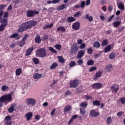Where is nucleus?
I'll return each instance as SVG.
<instances>
[{"label":"nucleus","mask_w":125,"mask_h":125,"mask_svg":"<svg viewBox=\"0 0 125 125\" xmlns=\"http://www.w3.org/2000/svg\"><path fill=\"white\" fill-rule=\"evenodd\" d=\"M25 42H26L25 41H24V40H21L19 42L20 47H23V46H24V44H25Z\"/></svg>","instance_id":"nucleus-45"},{"label":"nucleus","mask_w":125,"mask_h":125,"mask_svg":"<svg viewBox=\"0 0 125 125\" xmlns=\"http://www.w3.org/2000/svg\"><path fill=\"white\" fill-rule=\"evenodd\" d=\"M60 31H61L62 33H64V32H66V28L63 26H61L57 29V32H59Z\"/></svg>","instance_id":"nucleus-22"},{"label":"nucleus","mask_w":125,"mask_h":125,"mask_svg":"<svg viewBox=\"0 0 125 125\" xmlns=\"http://www.w3.org/2000/svg\"><path fill=\"white\" fill-rule=\"evenodd\" d=\"M84 5H85V2L84 1H82L80 4V7L83 8L84 7Z\"/></svg>","instance_id":"nucleus-57"},{"label":"nucleus","mask_w":125,"mask_h":125,"mask_svg":"<svg viewBox=\"0 0 125 125\" xmlns=\"http://www.w3.org/2000/svg\"><path fill=\"white\" fill-rule=\"evenodd\" d=\"M58 58H59V61L60 63H62V64L65 63V60H64L63 57L58 56Z\"/></svg>","instance_id":"nucleus-40"},{"label":"nucleus","mask_w":125,"mask_h":125,"mask_svg":"<svg viewBox=\"0 0 125 125\" xmlns=\"http://www.w3.org/2000/svg\"><path fill=\"white\" fill-rule=\"evenodd\" d=\"M81 15H82V13L80 11H78L73 15V16L74 17L78 18V17H80Z\"/></svg>","instance_id":"nucleus-44"},{"label":"nucleus","mask_w":125,"mask_h":125,"mask_svg":"<svg viewBox=\"0 0 125 125\" xmlns=\"http://www.w3.org/2000/svg\"><path fill=\"white\" fill-rule=\"evenodd\" d=\"M0 23H3L2 25H4V26H7V23H8V21H7V19H2L1 18H0Z\"/></svg>","instance_id":"nucleus-21"},{"label":"nucleus","mask_w":125,"mask_h":125,"mask_svg":"<svg viewBox=\"0 0 125 125\" xmlns=\"http://www.w3.org/2000/svg\"><path fill=\"white\" fill-rule=\"evenodd\" d=\"M1 89L2 91H6L7 90V89H8V87L6 85H3L2 86Z\"/></svg>","instance_id":"nucleus-52"},{"label":"nucleus","mask_w":125,"mask_h":125,"mask_svg":"<svg viewBox=\"0 0 125 125\" xmlns=\"http://www.w3.org/2000/svg\"><path fill=\"white\" fill-rule=\"evenodd\" d=\"M58 66V64H57V63H53L50 66V69L51 70H52V69H55Z\"/></svg>","instance_id":"nucleus-42"},{"label":"nucleus","mask_w":125,"mask_h":125,"mask_svg":"<svg viewBox=\"0 0 125 125\" xmlns=\"http://www.w3.org/2000/svg\"><path fill=\"white\" fill-rule=\"evenodd\" d=\"M76 66V62L71 61L69 63V66L70 67H75Z\"/></svg>","instance_id":"nucleus-48"},{"label":"nucleus","mask_w":125,"mask_h":125,"mask_svg":"<svg viewBox=\"0 0 125 125\" xmlns=\"http://www.w3.org/2000/svg\"><path fill=\"white\" fill-rule=\"evenodd\" d=\"M25 102L27 105L35 106L37 103V100L33 98H28L25 100Z\"/></svg>","instance_id":"nucleus-5"},{"label":"nucleus","mask_w":125,"mask_h":125,"mask_svg":"<svg viewBox=\"0 0 125 125\" xmlns=\"http://www.w3.org/2000/svg\"><path fill=\"white\" fill-rule=\"evenodd\" d=\"M52 27H53V23H51L50 25H45L42 27V29L43 30H46L49 28H52Z\"/></svg>","instance_id":"nucleus-35"},{"label":"nucleus","mask_w":125,"mask_h":125,"mask_svg":"<svg viewBox=\"0 0 125 125\" xmlns=\"http://www.w3.org/2000/svg\"><path fill=\"white\" fill-rule=\"evenodd\" d=\"M67 21L68 23H72V22L76 21V18L73 17H69L67 19Z\"/></svg>","instance_id":"nucleus-25"},{"label":"nucleus","mask_w":125,"mask_h":125,"mask_svg":"<svg viewBox=\"0 0 125 125\" xmlns=\"http://www.w3.org/2000/svg\"><path fill=\"white\" fill-rule=\"evenodd\" d=\"M125 26H120L118 28V32H119V33L124 32V30H125Z\"/></svg>","instance_id":"nucleus-41"},{"label":"nucleus","mask_w":125,"mask_h":125,"mask_svg":"<svg viewBox=\"0 0 125 125\" xmlns=\"http://www.w3.org/2000/svg\"><path fill=\"white\" fill-rule=\"evenodd\" d=\"M81 27V23L80 22H75L73 23L72 28L74 31H78L80 30V27Z\"/></svg>","instance_id":"nucleus-7"},{"label":"nucleus","mask_w":125,"mask_h":125,"mask_svg":"<svg viewBox=\"0 0 125 125\" xmlns=\"http://www.w3.org/2000/svg\"><path fill=\"white\" fill-rule=\"evenodd\" d=\"M102 87H103V84L99 83H94L92 85V88L93 89H100Z\"/></svg>","instance_id":"nucleus-6"},{"label":"nucleus","mask_w":125,"mask_h":125,"mask_svg":"<svg viewBox=\"0 0 125 125\" xmlns=\"http://www.w3.org/2000/svg\"><path fill=\"white\" fill-rule=\"evenodd\" d=\"M70 111H72V106L68 105L64 107L63 112L64 113H68V112H70Z\"/></svg>","instance_id":"nucleus-20"},{"label":"nucleus","mask_w":125,"mask_h":125,"mask_svg":"<svg viewBox=\"0 0 125 125\" xmlns=\"http://www.w3.org/2000/svg\"><path fill=\"white\" fill-rule=\"evenodd\" d=\"M12 95L11 94L4 95L1 96L0 97V107H2L4 102L5 103V105H7V103L12 102Z\"/></svg>","instance_id":"nucleus-2"},{"label":"nucleus","mask_w":125,"mask_h":125,"mask_svg":"<svg viewBox=\"0 0 125 125\" xmlns=\"http://www.w3.org/2000/svg\"><path fill=\"white\" fill-rule=\"evenodd\" d=\"M79 50V47L77 45H73L71 46V54H76Z\"/></svg>","instance_id":"nucleus-10"},{"label":"nucleus","mask_w":125,"mask_h":125,"mask_svg":"<svg viewBox=\"0 0 125 125\" xmlns=\"http://www.w3.org/2000/svg\"><path fill=\"white\" fill-rule=\"evenodd\" d=\"M93 47L99 48V47H100V43L98 41H96L93 43Z\"/></svg>","instance_id":"nucleus-27"},{"label":"nucleus","mask_w":125,"mask_h":125,"mask_svg":"<svg viewBox=\"0 0 125 125\" xmlns=\"http://www.w3.org/2000/svg\"><path fill=\"white\" fill-rule=\"evenodd\" d=\"M21 73H22V69L21 68H18L16 70V75L17 76H20V75H21Z\"/></svg>","instance_id":"nucleus-34"},{"label":"nucleus","mask_w":125,"mask_h":125,"mask_svg":"<svg viewBox=\"0 0 125 125\" xmlns=\"http://www.w3.org/2000/svg\"><path fill=\"white\" fill-rule=\"evenodd\" d=\"M106 69L108 71H110L112 69V64H109L106 66Z\"/></svg>","instance_id":"nucleus-64"},{"label":"nucleus","mask_w":125,"mask_h":125,"mask_svg":"<svg viewBox=\"0 0 125 125\" xmlns=\"http://www.w3.org/2000/svg\"><path fill=\"white\" fill-rule=\"evenodd\" d=\"M93 105L94 106H100V102L98 100H95L93 102Z\"/></svg>","instance_id":"nucleus-38"},{"label":"nucleus","mask_w":125,"mask_h":125,"mask_svg":"<svg viewBox=\"0 0 125 125\" xmlns=\"http://www.w3.org/2000/svg\"><path fill=\"white\" fill-rule=\"evenodd\" d=\"M125 113H124L123 111H120L118 113H117V115L118 117H122V116H123V114H124Z\"/></svg>","instance_id":"nucleus-59"},{"label":"nucleus","mask_w":125,"mask_h":125,"mask_svg":"<svg viewBox=\"0 0 125 125\" xmlns=\"http://www.w3.org/2000/svg\"><path fill=\"white\" fill-rule=\"evenodd\" d=\"M93 52V50H92V49L91 48H89L87 49L88 54L91 55V54H92Z\"/></svg>","instance_id":"nucleus-56"},{"label":"nucleus","mask_w":125,"mask_h":125,"mask_svg":"<svg viewBox=\"0 0 125 125\" xmlns=\"http://www.w3.org/2000/svg\"><path fill=\"white\" fill-rule=\"evenodd\" d=\"M5 27H6V26H5L4 24H1L0 25V32H2V31H4Z\"/></svg>","instance_id":"nucleus-50"},{"label":"nucleus","mask_w":125,"mask_h":125,"mask_svg":"<svg viewBox=\"0 0 125 125\" xmlns=\"http://www.w3.org/2000/svg\"><path fill=\"white\" fill-rule=\"evenodd\" d=\"M109 58L110 59H114V58H116V53L114 52H112L109 55Z\"/></svg>","instance_id":"nucleus-36"},{"label":"nucleus","mask_w":125,"mask_h":125,"mask_svg":"<svg viewBox=\"0 0 125 125\" xmlns=\"http://www.w3.org/2000/svg\"><path fill=\"white\" fill-rule=\"evenodd\" d=\"M39 13V11L36 10L33 11L32 10H29L26 12V16L27 17H34L35 15H37Z\"/></svg>","instance_id":"nucleus-4"},{"label":"nucleus","mask_w":125,"mask_h":125,"mask_svg":"<svg viewBox=\"0 0 125 125\" xmlns=\"http://www.w3.org/2000/svg\"><path fill=\"white\" fill-rule=\"evenodd\" d=\"M35 43H41L42 42V39H41V36L37 35L35 38Z\"/></svg>","instance_id":"nucleus-18"},{"label":"nucleus","mask_w":125,"mask_h":125,"mask_svg":"<svg viewBox=\"0 0 125 125\" xmlns=\"http://www.w3.org/2000/svg\"><path fill=\"white\" fill-rule=\"evenodd\" d=\"M118 6V8L119 9H121V10H124L125 9V5H124V4L120 3L119 4H117Z\"/></svg>","instance_id":"nucleus-33"},{"label":"nucleus","mask_w":125,"mask_h":125,"mask_svg":"<svg viewBox=\"0 0 125 125\" xmlns=\"http://www.w3.org/2000/svg\"><path fill=\"white\" fill-rule=\"evenodd\" d=\"M68 95H72V92L69 90H68L64 93V96H68Z\"/></svg>","instance_id":"nucleus-49"},{"label":"nucleus","mask_w":125,"mask_h":125,"mask_svg":"<svg viewBox=\"0 0 125 125\" xmlns=\"http://www.w3.org/2000/svg\"><path fill=\"white\" fill-rule=\"evenodd\" d=\"M80 114H81V115H84V114L86 113V111H85V110L83 108H80Z\"/></svg>","instance_id":"nucleus-51"},{"label":"nucleus","mask_w":125,"mask_h":125,"mask_svg":"<svg viewBox=\"0 0 125 125\" xmlns=\"http://www.w3.org/2000/svg\"><path fill=\"white\" fill-rule=\"evenodd\" d=\"M36 55L37 57L40 58H44L47 55L45 47L40 48L36 51Z\"/></svg>","instance_id":"nucleus-3"},{"label":"nucleus","mask_w":125,"mask_h":125,"mask_svg":"<svg viewBox=\"0 0 125 125\" xmlns=\"http://www.w3.org/2000/svg\"><path fill=\"white\" fill-rule=\"evenodd\" d=\"M120 101L121 102V104L124 105L125 104V98H122L120 99Z\"/></svg>","instance_id":"nucleus-58"},{"label":"nucleus","mask_w":125,"mask_h":125,"mask_svg":"<svg viewBox=\"0 0 125 125\" xmlns=\"http://www.w3.org/2000/svg\"><path fill=\"white\" fill-rule=\"evenodd\" d=\"M12 119V117H11V116L8 115V116L5 117L4 120L6 122H7V121H11Z\"/></svg>","instance_id":"nucleus-47"},{"label":"nucleus","mask_w":125,"mask_h":125,"mask_svg":"<svg viewBox=\"0 0 125 125\" xmlns=\"http://www.w3.org/2000/svg\"><path fill=\"white\" fill-rule=\"evenodd\" d=\"M28 38H29V35L28 34H26L25 35V36L23 37V39H22L23 41H24V42H26V41H27V39H28Z\"/></svg>","instance_id":"nucleus-60"},{"label":"nucleus","mask_w":125,"mask_h":125,"mask_svg":"<svg viewBox=\"0 0 125 125\" xmlns=\"http://www.w3.org/2000/svg\"><path fill=\"white\" fill-rule=\"evenodd\" d=\"M119 85H117L116 84H114L111 87V89L112 92H114L115 93H118V91H119Z\"/></svg>","instance_id":"nucleus-11"},{"label":"nucleus","mask_w":125,"mask_h":125,"mask_svg":"<svg viewBox=\"0 0 125 125\" xmlns=\"http://www.w3.org/2000/svg\"><path fill=\"white\" fill-rule=\"evenodd\" d=\"M46 40H48V35H44L42 37V41L44 42V41H46Z\"/></svg>","instance_id":"nucleus-53"},{"label":"nucleus","mask_w":125,"mask_h":125,"mask_svg":"<svg viewBox=\"0 0 125 125\" xmlns=\"http://www.w3.org/2000/svg\"><path fill=\"white\" fill-rule=\"evenodd\" d=\"M17 107L16 104H12L10 107L8 109V113H13L15 108Z\"/></svg>","instance_id":"nucleus-12"},{"label":"nucleus","mask_w":125,"mask_h":125,"mask_svg":"<svg viewBox=\"0 0 125 125\" xmlns=\"http://www.w3.org/2000/svg\"><path fill=\"white\" fill-rule=\"evenodd\" d=\"M102 76V71H99L98 72H97L94 77V80L96 81V80H97L98 78H101Z\"/></svg>","instance_id":"nucleus-16"},{"label":"nucleus","mask_w":125,"mask_h":125,"mask_svg":"<svg viewBox=\"0 0 125 125\" xmlns=\"http://www.w3.org/2000/svg\"><path fill=\"white\" fill-rule=\"evenodd\" d=\"M37 23L36 21L34 20L22 23L18 28V33H23L26 30H28V29H31V28H33V27L36 26Z\"/></svg>","instance_id":"nucleus-1"},{"label":"nucleus","mask_w":125,"mask_h":125,"mask_svg":"<svg viewBox=\"0 0 125 125\" xmlns=\"http://www.w3.org/2000/svg\"><path fill=\"white\" fill-rule=\"evenodd\" d=\"M97 69V67L96 66L91 67L89 69V72H93V71H95V70Z\"/></svg>","instance_id":"nucleus-61"},{"label":"nucleus","mask_w":125,"mask_h":125,"mask_svg":"<svg viewBox=\"0 0 125 125\" xmlns=\"http://www.w3.org/2000/svg\"><path fill=\"white\" fill-rule=\"evenodd\" d=\"M111 45H112V46H114V45H108L104 48V53H107V52H109V51H110V50L112 49V47L111 46Z\"/></svg>","instance_id":"nucleus-23"},{"label":"nucleus","mask_w":125,"mask_h":125,"mask_svg":"<svg viewBox=\"0 0 125 125\" xmlns=\"http://www.w3.org/2000/svg\"><path fill=\"white\" fill-rule=\"evenodd\" d=\"M85 47V44L84 43H82L79 47L80 49H83Z\"/></svg>","instance_id":"nucleus-62"},{"label":"nucleus","mask_w":125,"mask_h":125,"mask_svg":"<svg viewBox=\"0 0 125 125\" xmlns=\"http://www.w3.org/2000/svg\"><path fill=\"white\" fill-rule=\"evenodd\" d=\"M48 50H50V51H51L52 53H55V54H57V51L56 50L54 49L53 47H48Z\"/></svg>","instance_id":"nucleus-29"},{"label":"nucleus","mask_w":125,"mask_h":125,"mask_svg":"<svg viewBox=\"0 0 125 125\" xmlns=\"http://www.w3.org/2000/svg\"><path fill=\"white\" fill-rule=\"evenodd\" d=\"M42 77V74H40L39 73H36L34 75L33 78L35 79V80H39L40 78Z\"/></svg>","instance_id":"nucleus-30"},{"label":"nucleus","mask_w":125,"mask_h":125,"mask_svg":"<svg viewBox=\"0 0 125 125\" xmlns=\"http://www.w3.org/2000/svg\"><path fill=\"white\" fill-rule=\"evenodd\" d=\"M83 63V60L79 59V60L77 61V64L78 65H82V64Z\"/></svg>","instance_id":"nucleus-55"},{"label":"nucleus","mask_w":125,"mask_h":125,"mask_svg":"<svg viewBox=\"0 0 125 125\" xmlns=\"http://www.w3.org/2000/svg\"><path fill=\"white\" fill-rule=\"evenodd\" d=\"M112 118L111 117V116H109L107 118L106 123L107 124V125H109L112 123Z\"/></svg>","instance_id":"nucleus-32"},{"label":"nucleus","mask_w":125,"mask_h":125,"mask_svg":"<svg viewBox=\"0 0 125 125\" xmlns=\"http://www.w3.org/2000/svg\"><path fill=\"white\" fill-rule=\"evenodd\" d=\"M84 97H85L86 100H91V99H92V98H93L92 96L84 95Z\"/></svg>","instance_id":"nucleus-54"},{"label":"nucleus","mask_w":125,"mask_h":125,"mask_svg":"<svg viewBox=\"0 0 125 125\" xmlns=\"http://www.w3.org/2000/svg\"><path fill=\"white\" fill-rule=\"evenodd\" d=\"M55 47L57 49V50H61L62 46L61 44H57L55 45Z\"/></svg>","instance_id":"nucleus-46"},{"label":"nucleus","mask_w":125,"mask_h":125,"mask_svg":"<svg viewBox=\"0 0 125 125\" xmlns=\"http://www.w3.org/2000/svg\"><path fill=\"white\" fill-rule=\"evenodd\" d=\"M94 64V62L92 60L88 61V62H87V65H88V66H91V65H93Z\"/></svg>","instance_id":"nucleus-43"},{"label":"nucleus","mask_w":125,"mask_h":125,"mask_svg":"<svg viewBox=\"0 0 125 125\" xmlns=\"http://www.w3.org/2000/svg\"><path fill=\"white\" fill-rule=\"evenodd\" d=\"M26 119V121L28 122L31 120V118H33V113L29 112L25 114L24 116Z\"/></svg>","instance_id":"nucleus-14"},{"label":"nucleus","mask_w":125,"mask_h":125,"mask_svg":"<svg viewBox=\"0 0 125 125\" xmlns=\"http://www.w3.org/2000/svg\"><path fill=\"white\" fill-rule=\"evenodd\" d=\"M84 55V51L83 50H80L78 52V55L77 56V58L78 59H82L83 56Z\"/></svg>","instance_id":"nucleus-15"},{"label":"nucleus","mask_w":125,"mask_h":125,"mask_svg":"<svg viewBox=\"0 0 125 125\" xmlns=\"http://www.w3.org/2000/svg\"><path fill=\"white\" fill-rule=\"evenodd\" d=\"M20 38H21V36H20L19 34L16 33L11 35L9 39H16V40H18L20 39Z\"/></svg>","instance_id":"nucleus-13"},{"label":"nucleus","mask_w":125,"mask_h":125,"mask_svg":"<svg viewBox=\"0 0 125 125\" xmlns=\"http://www.w3.org/2000/svg\"><path fill=\"white\" fill-rule=\"evenodd\" d=\"M32 61H33L34 64L36 65H38L39 63H40V60L37 58H34L32 59Z\"/></svg>","instance_id":"nucleus-37"},{"label":"nucleus","mask_w":125,"mask_h":125,"mask_svg":"<svg viewBox=\"0 0 125 125\" xmlns=\"http://www.w3.org/2000/svg\"><path fill=\"white\" fill-rule=\"evenodd\" d=\"M108 43H109V42L108 41V40L105 39L103 41L101 44L102 46H105L107 45Z\"/></svg>","instance_id":"nucleus-39"},{"label":"nucleus","mask_w":125,"mask_h":125,"mask_svg":"<svg viewBox=\"0 0 125 125\" xmlns=\"http://www.w3.org/2000/svg\"><path fill=\"white\" fill-rule=\"evenodd\" d=\"M5 125H12V121H6L5 122Z\"/></svg>","instance_id":"nucleus-63"},{"label":"nucleus","mask_w":125,"mask_h":125,"mask_svg":"<svg viewBox=\"0 0 125 125\" xmlns=\"http://www.w3.org/2000/svg\"><path fill=\"white\" fill-rule=\"evenodd\" d=\"M65 8V5L62 4V5L58 6L57 8V9L59 11H61V10H63Z\"/></svg>","instance_id":"nucleus-31"},{"label":"nucleus","mask_w":125,"mask_h":125,"mask_svg":"<svg viewBox=\"0 0 125 125\" xmlns=\"http://www.w3.org/2000/svg\"><path fill=\"white\" fill-rule=\"evenodd\" d=\"M85 19H87L89 22H92L93 18L92 16H89V15L86 14L84 17Z\"/></svg>","instance_id":"nucleus-26"},{"label":"nucleus","mask_w":125,"mask_h":125,"mask_svg":"<svg viewBox=\"0 0 125 125\" xmlns=\"http://www.w3.org/2000/svg\"><path fill=\"white\" fill-rule=\"evenodd\" d=\"M100 115V113L98 112H96L94 109L91 110L89 113V116L90 117H92L93 118L99 117Z\"/></svg>","instance_id":"nucleus-8"},{"label":"nucleus","mask_w":125,"mask_h":125,"mask_svg":"<svg viewBox=\"0 0 125 125\" xmlns=\"http://www.w3.org/2000/svg\"><path fill=\"white\" fill-rule=\"evenodd\" d=\"M33 50H34V47H29L26 52V56L31 55V54L33 52Z\"/></svg>","instance_id":"nucleus-19"},{"label":"nucleus","mask_w":125,"mask_h":125,"mask_svg":"<svg viewBox=\"0 0 125 125\" xmlns=\"http://www.w3.org/2000/svg\"><path fill=\"white\" fill-rule=\"evenodd\" d=\"M77 85H79V80H75L70 82V87H74V88H76Z\"/></svg>","instance_id":"nucleus-9"},{"label":"nucleus","mask_w":125,"mask_h":125,"mask_svg":"<svg viewBox=\"0 0 125 125\" xmlns=\"http://www.w3.org/2000/svg\"><path fill=\"white\" fill-rule=\"evenodd\" d=\"M5 7H6V5H4V4L0 5V17H1V16L3 15V13H4V12L2 10L3 9V8Z\"/></svg>","instance_id":"nucleus-17"},{"label":"nucleus","mask_w":125,"mask_h":125,"mask_svg":"<svg viewBox=\"0 0 125 125\" xmlns=\"http://www.w3.org/2000/svg\"><path fill=\"white\" fill-rule=\"evenodd\" d=\"M87 105H88L87 102H83L80 104V106L81 108H86V107H87Z\"/></svg>","instance_id":"nucleus-28"},{"label":"nucleus","mask_w":125,"mask_h":125,"mask_svg":"<svg viewBox=\"0 0 125 125\" xmlns=\"http://www.w3.org/2000/svg\"><path fill=\"white\" fill-rule=\"evenodd\" d=\"M122 22L120 21H115L113 22V27L118 28L121 24Z\"/></svg>","instance_id":"nucleus-24"}]
</instances>
